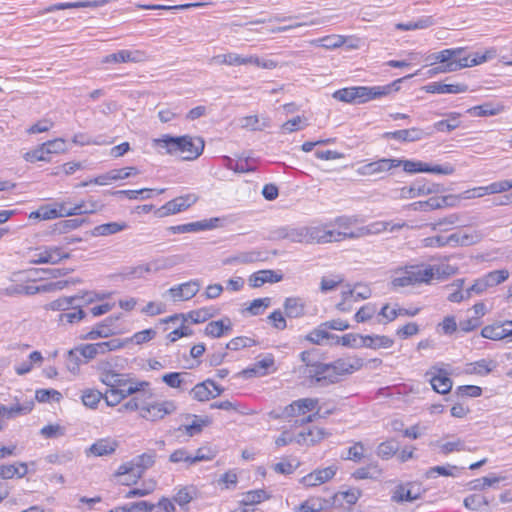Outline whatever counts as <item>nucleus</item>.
Listing matches in <instances>:
<instances>
[{"label": "nucleus", "instance_id": "1", "mask_svg": "<svg viewBox=\"0 0 512 512\" xmlns=\"http://www.w3.org/2000/svg\"><path fill=\"white\" fill-rule=\"evenodd\" d=\"M416 74L417 72L415 75ZM413 76L414 74L407 75L384 86H355L339 89L333 93V97L341 102L346 103H365L373 99L387 96L393 91H398L400 89V83L404 79L411 78Z\"/></svg>", "mask_w": 512, "mask_h": 512}, {"label": "nucleus", "instance_id": "2", "mask_svg": "<svg viewBox=\"0 0 512 512\" xmlns=\"http://www.w3.org/2000/svg\"><path fill=\"white\" fill-rule=\"evenodd\" d=\"M155 145L166 149L168 154H184L183 160H195L204 150L205 142L201 137H192L190 135L170 136L165 135L162 138L154 140Z\"/></svg>", "mask_w": 512, "mask_h": 512}, {"label": "nucleus", "instance_id": "3", "mask_svg": "<svg viewBox=\"0 0 512 512\" xmlns=\"http://www.w3.org/2000/svg\"><path fill=\"white\" fill-rule=\"evenodd\" d=\"M434 269L414 265L396 272L391 283L394 287H406L416 283L429 282L434 277Z\"/></svg>", "mask_w": 512, "mask_h": 512}, {"label": "nucleus", "instance_id": "4", "mask_svg": "<svg viewBox=\"0 0 512 512\" xmlns=\"http://www.w3.org/2000/svg\"><path fill=\"white\" fill-rule=\"evenodd\" d=\"M155 451H149L135 457L130 462L122 464L117 472V476L132 474L135 478H141L143 473L155 463Z\"/></svg>", "mask_w": 512, "mask_h": 512}, {"label": "nucleus", "instance_id": "5", "mask_svg": "<svg viewBox=\"0 0 512 512\" xmlns=\"http://www.w3.org/2000/svg\"><path fill=\"white\" fill-rule=\"evenodd\" d=\"M177 406L172 400L142 404L140 417L148 421H158L174 413Z\"/></svg>", "mask_w": 512, "mask_h": 512}, {"label": "nucleus", "instance_id": "6", "mask_svg": "<svg viewBox=\"0 0 512 512\" xmlns=\"http://www.w3.org/2000/svg\"><path fill=\"white\" fill-rule=\"evenodd\" d=\"M344 233H348L347 229L344 231L327 230L323 227H304L305 243H330L339 242L348 238Z\"/></svg>", "mask_w": 512, "mask_h": 512}, {"label": "nucleus", "instance_id": "7", "mask_svg": "<svg viewBox=\"0 0 512 512\" xmlns=\"http://www.w3.org/2000/svg\"><path fill=\"white\" fill-rule=\"evenodd\" d=\"M443 185L427 182L425 179L416 180L409 187L401 189V195L406 198H415L419 196L438 194L445 192Z\"/></svg>", "mask_w": 512, "mask_h": 512}, {"label": "nucleus", "instance_id": "8", "mask_svg": "<svg viewBox=\"0 0 512 512\" xmlns=\"http://www.w3.org/2000/svg\"><path fill=\"white\" fill-rule=\"evenodd\" d=\"M197 200L198 197L195 194H187L184 196L176 197L165 203L159 209H157L155 214L157 217L160 218L173 215L186 210L191 205H193Z\"/></svg>", "mask_w": 512, "mask_h": 512}, {"label": "nucleus", "instance_id": "9", "mask_svg": "<svg viewBox=\"0 0 512 512\" xmlns=\"http://www.w3.org/2000/svg\"><path fill=\"white\" fill-rule=\"evenodd\" d=\"M70 253H63L57 246H44L36 249L30 260L31 264H58L63 259H69Z\"/></svg>", "mask_w": 512, "mask_h": 512}, {"label": "nucleus", "instance_id": "10", "mask_svg": "<svg viewBox=\"0 0 512 512\" xmlns=\"http://www.w3.org/2000/svg\"><path fill=\"white\" fill-rule=\"evenodd\" d=\"M424 492L421 484L415 482L399 484L393 490L391 500L396 503L413 502L420 499Z\"/></svg>", "mask_w": 512, "mask_h": 512}, {"label": "nucleus", "instance_id": "11", "mask_svg": "<svg viewBox=\"0 0 512 512\" xmlns=\"http://www.w3.org/2000/svg\"><path fill=\"white\" fill-rule=\"evenodd\" d=\"M313 367V370L309 372V378L314 384L325 387L340 381L329 363L319 362L318 365H313Z\"/></svg>", "mask_w": 512, "mask_h": 512}, {"label": "nucleus", "instance_id": "12", "mask_svg": "<svg viewBox=\"0 0 512 512\" xmlns=\"http://www.w3.org/2000/svg\"><path fill=\"white\" fill-rule=\"evenodd\" d=\"M173 264L174 262L170 258L157 259L147 264L128 268L124 275L126 278H141L145 273L158 272L163 269H168L172 267Z\"/></svg>", "mask_w": 512, "mask_h": 512}, {"label": "nucleus", "instance_id": "13", "mask_svg": "<svg viewBox=\"0 0 512 512\" xmlns=\"http://www.w3.org/2000/svg\"><path fill=\"white\" fill-rule=\"evenodd\" d=\"M399 166H401L400 159L382 158L360 166L357 173L361 176L379 175Z\"/></svg>", "mask_w": 512, "mask_h": 512}, {"label": "nucleus", "instance_id": "14", "mask_svg": "<svg viewBox=\"0 0 512 512\" xmlns=\"http://www.w3.org/2000/svg\"><path fill=\"white\" fill-rule=\"evenodd\" d=\"M481 336L494 341L503 339L512 341V320L496 322L483 327L481 330Z\"/></svg>", "mask_w": 512, "mask_h": 512}, {"label": "nucleus", "instance_id": "15", "mask_svg": "<svg viewBox=\"0 0 512 512\" xmlns=\"http://www.w3.org/2000/svg\"><path fill=\"white\" fill-rule=\"evenodd\" d=\"M433 134L432 129L423 130L413 127L410 129L397 130L394 132H385L383 138L395 139L400 142H415L430 137Z\"/></svg>", "mask_w": 512, "mask_h": 512}, {"label": "nucleus", "instance_id": "16", "mask_svg": "<svg viewBox=\"0 0 512 512\" xmlns=\"http://www.w3.org/2000/svg\"><path fill=\"white\" fill-rule=\"evenodd\" d=\"M332 370L341 379L342 376L352 374L362 368L363 359L358 357L339 358L331 363Z\"/></svg>", "mask_w": 512, "mask_h": 512}, {"label": "nucleus", "instance_id": "17", "mask_svg": "<svg viewBox=\"0 0 512 512\" xmlns=\"http://www.w3.org/2000/svg\"><path fill=\"white\" fill-rule=\"evenodd\" d=\"M147 59V55L141 50H120L105 56L102 63H139Z\"/></svg>", "mask_w": 512, "mask_h": 512}, {"label": "nucleus", "instance_id": "18", "mask_svg": "<svg viewBox=\"0 0 512 512\" xmlns=\"http://www.w3.org/2000/svg\"><path fill=\"white\" fill-rule=\"evenodd\" d=\"M271 238L274 240L288 239L294 243H305L304 227L283 226L274 229L271 232Z\"/></svg>", "mask_w": 512, "mask_h": 512}, {"label": "nucleus", "instance_id": "19", "mask_svg": "<svg viewBox=\"0 0 512 512\" xmlns=\"http://www.w3.org/2000/svg\"><path fill=\"white\" fill-rule=\"evenodd\" d=\"M329 435L323 428L312 427L301 431L295 436V442L299 445L313 446Z\"/></svg>", "mask_w": 512, "mask_h": 512}, {"label": "nucleus", "instance_id": "20", "mask_svg": "<svg viewBox=\"0 0 512 512\" xmlns=\"http://www.w3.org/2000/svg\"><path fill=\"white\" fill-rule=\"evenodd\" d=\"M119 446V442L112 438H102L93 443L86 451L87 455L97 457L112 455Z\"/></svg>", "mask_w": 512, "mask_h": 512}, {"label": "nucleus", "instance_id": "21", "mask_svg": "<svg viewBox=\"0 0 512 512\" xmlns=\"http://www.w3.org/2000/svg\"><path fill=\"white\" fill-rule=\"evenodd\" d=\"M455 197L453 195L443 196V197H431L426 201H418L411 204V207L415 211H430L434 209H439L445 206H453Z\"/></svg>", "mask_w": 512, "mask_h": 512}, {"label": "nucleus", "instance_id": "22", "mask_svg": "<svg viewBox=\"0 0 512 512\" xmlns=\"http://www.w3.org/2000/svg\"><path fill=\"white\" fill-rule=\"evenodd\" d=\"M336 474V468L329 466L323 469H317L302 478L305 486H317L332 479Z\"/></svg>", "mask_w": 512, "mask_h": 512}, {"label": "nucleus", "instance_id": "23", "mask_svg": "<svg viewBox=\"0 0 512 512\" xmlns=\"http://www.w3.org/2000/svg\"><path fill=\"white\" fill-rule=\"evenodd\" d=\"M464 53L465 48L445 49L427 56L426 61H429L430 65L449 62L457 63V61H459V57Z\"/></svg>", "mask_w": 512, "mask_h": 512}, {"label": "nucleus", "instance_id": "24", "mask_svg": "<svg viewBox=\"0 0 512 512\" xmlns=\"http://www.w3.org/2000/svg\"><path fill=\"white\" fill-rule=\"evenodd\" d=\"M427 93L438 94H458L464 93L468 90V86L464 83L444 84L441 82H433L424 87Z\"/></svg>", "mask_w": 512, "mask_h": 512}, {"label": "nucleus", "instance_id": "25", "mask_svg": "<svg viewBox=\"0 0 512 512\" xmlns=\"http://www.w3.org/2000/svg\"><path fill=\"white\" fill-rule=\"evenodd\" d=\"M265 253L259 250L240 252L224 260V264H249L266 260Z\"/></svg>", "mask_w": 512, "mask_h": 512}, {"label": "nucleus", "instance_id": "26", "mask_svg": "<svg viewBox=\"0 0 512 512\" xmlns=\"http://www.w3.org/2000/svg\"><path fill=\"white\" fill-rule=\"evenodd\" d=\"M283 278L282 274H278L272 270H261L253 273L249 277L250 286L257 288L265 283H277Z\"/></svg>", "mask_w": 512, "mask_h": 512}, {"label": "nucleus", "instance_id": "27", "mask_svg": "<svg viewBox=\"0 0 512 512\" xmlns=\"http://www.w3.org/2000/svg\"><path fill=\"white\" fill-rule=\"evenodd\" d=\"M332 503L320 497H311L294 508L295 512H321Z\"/></svg>", "mask_w": 512, "mask_h": 512}, {"label": "nucleus", "instance_id": "28", "mask_svg": "<svg viewBox=\"0 0 512 512\" xmlns=\"http://www.w3.org/2000/svg\"><path fill=\"white\" fill-rule=\"evenodd\" d=\"M107 1L106 0H84V1H77V2H71V3H57L53 4L45 9V12H53L56 10H64V9H70V8H86V7H92L97 8L103 6Z\"/></svg>", "mask_w": 512, "mask_h": 512}, {"label": "nucleus", "instance_id": "29", "mask_svg": "<svg viewBox=\"0 0 512 512\" xmlns=\"http://www.w3.org/2000/svg\"><path fill=\"white\" fill-rule=\"evenodd\" d=\"M33 403L26 405L16 404L13 406L0 405V419L4 424V419H12L18 415H24L32 410Z\"/></svg>", "mask_w": 512, "mask_h": 512}, {"label": "nucleus", "instance_id": "30", "mask_svg": "<svg viewBox=\"0 0 512 512\" xmlns=\"http://www.w3.org/2000/svg\"><path fill=\"white\" fill-rule=\"evenodd\" d=\"M128 227L126 222H110L98 225L93 228L91 235L94 237L108 236L125 230Z\"/></svg>", "mask_w": 512, "mask_h": 512}, {"label": "nucleus", "instance_id": "31", "mask_svg": "<svg viewBox=\"0 0 512 512\" xmlns=\"http://www.w3.org/2000/svg\"><path fill=\"white\" fill-rule=\"evenodd\" d=\"M389 223L387 222H377L370 226L359 227L354 231H348V233H344L348 238L355 239L360 238L368 234H376L388 229Z\"/></svg>", "mask_w": 512, "mask_h": 512}, {"label": "nucleus", "instance_id": "32", "mask_svg": "<svg viewBox=\"0 0 512 512\" xmlns=\"http://www.w3.org/2000/svg\"><path fill=\"white\" fill-rule=\"evenodd\" d=\"M274 365V358L268 355L265 358L257 361L252 368H247L242 371V374L247 376H265L268 374V369Z\"/></svg>", "mask_w": 512, "mask_h": 512}, {"label": "nucleus", "instance_id": "33", "mask_svg": "<svg viewBox=\"0 0 512 512\" xmlns=\"http://www.w3.org/2000/svg\"><path fill=\"white\" fill-rule=\"evenodd\" d=\"M504 107L502 105H494L491 102H486L482 105L471 107L467 110V113L471 116L476 117H485V116H494L503 111Z\"/></svg>", "mask_w": 512, "mask_h": 512}, {"label": "nucleus", "instance_id": "34", "mask_svg": "<svg viewBox=\"0 0 512 512\" xmlns=\"http://www.w3.org/2000/svg\"><path fill=\"white\" fill-rule=\"evenodd\" d=\"M430 382L433 390L440 394H446L450 392L452 388V380L441 369L437 375L431 378Z\"/></svg>", "mask_w": 512, "mask_h": 512}, {"label": "nucleus", "instance_id": "35", "mask_svg": "<svg viewBox=\"0 0 512 512\" xmlns=\"http://www.w3.org/2000/svg\"><path fill=\"white\" fill-rule=\"evenodd\" d=\"M112 319L108 318L102 323L96 325L91 331L83 336V339L95 340L97 338H106L113 334L111 328Z\"/></svg>", "mask_w": 512, "mask_h": 512}, {"label": "nucleus", "instance_id": "36", "mask_svg": "<svg viewBox=\"0 0 512 512\" xmlns=\"http://www.w3.org/2000/svg\"><path fill=\"white\" fill-rule=\"evenodd\" d=\"M285 313L290 318H298L304 315L305 305L300 298L289 297L284 302Z\"/></svg>", "mask_w": 512, "mask_h": 512}, {"label": "nucleus", "instance_id": "37", "mask_svg": "<svg viewBox=\"0 0 512 512\" xmlns=\"http://www.w3.org/2000/svg\"><path fill=\"white\" fill-rule=\"evenodd\" d=\"M100 381L110 388H122L128 384L129 378L126 374L113 370L110 373L106 372Z\"/></svg>", "mask_w": 512, "mask_h": 512}, {"label": "nucleus", "instance_id": "38", "mask_svg": "<svg viewBox=\"0 0 512 512\" xmlns=\"http://www.w3.org/2000/svg\"><path fill=\"white\" fill-rule=\"evenodd\" d=\"M495 366L496 365L492 360L481 359L474 363L467 364L465 371L468 374L484 376L489 374L495 368Z\"/></svg>", "mask_w": 512, "mask_h": 512}, {"label": "nucleus", "instance_id": "39", "mask_svg": "<svg viewBox=\"0 0 512 512\" xmlns=\"http://www.w3.org/2000/svg\"><path fill=\"white\" fill-rule=\"evenodd\" d=\"M210 385H214V381L210 379L195 385L190 391L192 397L202 402L209 400L213 397V391L209 388Z\"/></svg>", "mask_w": 512, "mask_h": 512}, {"label": "nucleus", "instance_id": "40", "mask_svg": "<svg viewBox=\"0 0 512 512\" xmlns=\"http://www.w3.org/2000/svg\"><path fill=\"white\" fill-rule=\"evenodd\" d=\"M363 347L371 348V349H379V348H389L394 344L393 339L388 336H370L366 335L363 337L362 341Z\"/></svg>", "mask_w": 512, "mask_h": 512}, {"label": "nucleus", "instance_id": "41", "mask_svg": "<svg viewBox=\"0 0 512 512\" xmlns=\"http://www.w3.org/2000/svg\"><path fill=\"white\" fill-rule=\"evenodd\" d=\"M227 320V325L224 324V320L211 321L206 325L205 334L214 338L221 337L224 333L231 331V321Z\"/></svg>", "mask_w": 512, "mask_h": 512}, {"label": "nucleus", "instance_id": "42", "mask_svg": "<svg viewBox=\"0 0 512 512\" xmlns=\"http://www.w3.org/2000/svg\"><path fill=\"white\" fill-rule=\"evenodd\" d=\"M269 126L270 121L268 118H263L262 121H260L258 116L252 115L243 117L241 119V127L245 129H250L253 131H262Z\"/></svg>", "mask_w": 512, "mask_h": 512}, {"label": "nucleus", "instance_id": "43", "mask_svg": "<svg viewBox=\"0 0 512 512\" xmlns=\"http://www.w3.org/2000/svg\"><path fill=\"white\" fill-rule=\"evenodd\" d=\"M195 419L190 425H184L180 426L178 428L179 431L184 430L185 433L189 436H193L195 434H198L202 431L203 427L208 426L211 424L210 418H199L197 416H194Z\"/></svg>", "mask_w": 512, "mask_h": 512}, {"label": "nucleus", "instance_id": "44", "mask_svg": "<svg viewBox=\"0 0 512 512\" xmlns=\"http://www.w3.org/2000/svg\"><path fill=\"white\" fill-rule=\"evenodd\" d=\"M79 296L61 297L46 305V309L53 311H65L75 305L79 300Z\"/></svg>", "mask_w": 512, "mask_h": 512}, {"label": "nucleus", "instance_id": "45", "mask_svg": "<svg viewBox=\"0 0 512 512\" xmlns=\"http://www.w3.org/2000/svg\"><path fill=\"white\" fill-rule=\"evenodd\" d=\"M122 175H120L119 171H109L105 174L99 175L95 177L94 179H91L89 181L82 182L79 184L80 187H85L91 183L97 184V185H107L111 181H117L121 180Z\"/></svg>", "mask_w": 512, "mask_h": 512}, {"label": "nucleus", "instance_id": "46", "mask_svg": "<svg viewBox=\"0 0 512 512\" xmlns=\"http://www.w3.org/2000/svg\"><path fill=\"white\" fill-rule=\"evenodd\" d=\"M35 285H27V284H13L9 287H6L2 294L6 296H17V295H34L35 294Z\"/></svg>", "mask_w": 512, "mask_h": 512}, {"label": "nucleus", "instance_id": "47", "mask_svg": "<svg viewBox=\"0 0 512 512\" xmlns=\"http://www.w3.org/2000/svg\"><path fill=\"white\" fill-rule=\"evenodd\" d=\"M84 223H86V219L83 218L61 220L55 224L54 230L60 234L67 233L71 230L79 228Z\"/></svg>", "mask_w": 512, "mask_h": 512}, {"label": "nucleus", "instance_id": "48", "mask_svg": "<svg viewBox=\"0 0 512 512\" xmlns=\"http://www.w3.org/2000/svg\"><path fill=\"white\" fill-rule=\"evenodd\" d=\"M399 449L397 441L391 439L382 442L377 448V455L383 459L391 458Z\"/></svg>", "mask_w": 512, "mask_h": 512}, {"label": "nucleus", "instance_id": "49", "mask_svg": "<svg viewBox=\"0 0 512 512\" xmlns=\"http://www.w3.org/2000/svg\"><path fill=\"white\" fill-rule=\"evenodd\" d=\"M219 218H211L210 220H202L185 224L186 233L209 230L217 226Z\"/></svg>", "mask_w": 512, "mask_h": 512}, {"label": "nucleus", "instance_id": "50", "mask_svg": "<svg viewBox=\"0 0 512 512\" xmlns=\"http://www.w3.org/2000/svg\"><path fill=\"white\" fill-rule=\"evenodd\" d=\"M126 397L124 388H110L102 398L108 406H116Z\"/></svg>", "mask_w": 512, "mask_h": 512}, {"label": "nucleus", "instance_id": "51", "mask_svg": "<svg viewBox=\"0 0 512 512\" xmlns=\"http://www.w3.org/2000/svg\"><path fill=\"white\" fill-rule=\"evenodd\" d=\"M266 498H268V496L264 490H252L244 494L242 500L240 501V504L243 506H250L258 504Z\"/></svg>", "mask_w": 512, "mask_h": 512}, {"label": "nucleus", "instance_id": "52", "mask_svg": "<svg viewBox=\"0 0 512 512\" xmlns=\"http://www.w3.org/2000/svg\"><path fill=\"white\" fill-rule=\"evenodd\" d=\"M327 330H328V328H325L321 324L318 328L312 330L306 336V339L313 344H321L322 341L325 339H334L335 335L330 334Z\"/></svg>", "mask_w": 512, "mask_h": 512}, {"label": "nucleus", "instance_id": "53", "mask_svg": "<svg viewBox=\"0 0 512 512\" xmlns=\"http://www.w3.org/2000/svg\"><path fill=\"white\" fill-rule=\"evenodd\" d=\"M459 116H460L459 113H451L450 114L451 119L438 121L433 125V127H429L428 129H432L433 131H434V129H436L441 132H443V131L450 132L459 126V122L456 121Z\"/></svg>", "mask_w": 512, "mask_h": 512}, {"label": "nucleus", "instance_id": "54", "mask_svg": "<svg viewBox=\"0 0 512 512\" xmlns=\"http://www.w3.org/2000/svg\"><path fill=\"white\" fill-rule=\"evenodd\" d=\"M489 500L480 494H472L464 499V505L470 510H480L483 506H487Z\"/></svg>", "mask_w": 512, "mask_h": 512}, {"label": "nucleus", "instance_id": "55", "mask_svg": "<svg viewBox=\"0 0 512 512\" xmlns=\"http://www.w3.org/2000/svg\"><path fill=\"white\" fill-rule=\"evenodd\" d=\"M82 363H84V361L75 348L68 351L66 357V367L71 373L77 374Z\"/></svg>", "mask_w": 512, "mask_h": 512}, {"label": "nucleus", "instance_id": "56", "mask_svg": "<svg viewBox=\"0 0 512 512\" xmlns=\"http://www.w3.org/2000/svg\"><path fill=\"white\" fill-rule=\"evenodd\" d=\"M484 238V234L479 230L469 232L460 231V246H470L479 243Z\"/></svg>", "mask_w": 512, "mask_h": 512}, {"label": "nucleus", "instance_id": "57", "mask_svg": "<svg viewBox=\"0 0 512 512\" xmlns=\"http://www.w3.org/2000/svg\"><path fill=\"white\" fill-rule=\"evenodd\" d=\"M487 59L488 56L486 54L475 53L474 55L469 56H464V54H462L459 57V65L461 69L466 67H473L481 63H484L485 61H487Z\"/></svg>", "mask_w": 512, "mask_h": 512}, {"label": "nucleus", "instance_id": "58", "mask_svg": "<svg viewBox=\"0 0 512 512\" xmlns=\"http://www.w3.org/2000/svg\"><path fill=\"white\" fill-rule=\"evenodd\" d=\"M489 287L496 286L503 283L509 277V272L506 269L494 270L484 275Z\"/></svg>", "mask_w": 512, "mask_h": 512}, {"label": "nucleus", "instance_id": "59", "mask_svg": "<svg viewBox=\"0 0 512 512\" xmlns=\"http://www.w3.org/2000/svg\"><path fill=\"white\" fill-rule=\"evenodd\" d=\"M102 397L103 394L98 390L88 389L82 394V402L86 407L94 409L97 407Z\"/></svg>", "mask_w": 512, "mask_h": 512}, {"label": "nucleus", "instance_id": "60", "mask_svg": "<svg viewBox=\"0 0 512 512\" xmlns=\"http://www.w3.org/2000/svg\"><path fill=\"white\" fill-rule=\"evenodd\" d=\"M364 336H360L358 334H345L341 337L335 336L334 339L337 340V343H341L343 346H348L352 348L363 347L362 341Z\"/></svg>", "mask_w": 512, "mask_h": 512}, {"label": "nucleus", "instance_id": "61", "mask_svg": "<svg viewBox=\"0 0 512 512\" xmlns=\"http://www.w3.org/2000/svg\"><path fill=\"white\" fill-rule=\"evenodd\" d=\"M271 304V299L268 297L254 299L250 305L246 308V311L251 315H260L264 309L268 308Z\"/></svg>", "mask_w": 512, "mask_h": 512}, {"label": "nucleus", "instance_id": "62", "mask_svg": "<svg viewBox=\"0 0 512 512\" xmlns=\"http://www.w3.org/2000/svg\"><path fill=\"white\" fill-rule=\"evenodd\" d=\"M35 397L38 402H49L50 400L59 402L62 399V394L55 389H38Z\"/></svg>", "mask_w": 512, "mask_h": 512}, {"label": "nucleus", "instance_id": "63", "mask_svg": "<svg viewBox=\"0 0 512 512\" xmlns=\"http://www.w3.org/2000/svg\"><path fill=\"white\" fill-rule=\"evenodd\" d=\"M99 209V204L96 201L90 200L88 202L81 201L73 206L74 215L93 214Z\"/></svg>", "mask_w": 512, "mask_h": 512}, {"label": "nucleus", "instance_id": "64", "mask_svg": "<svg viewBox=\"0 0 512 512\" xmlns=\"http://www.w3.org/2000/svg\"><path fill=\"white\" fill-rule=\"evenodd\" d=\"M376 313V307L373 304H366L362 306L355 314L356 322L363 323L370 320Z\"/></svg>", "mask_w": 512, "mask_h": 512}]
</instances>
